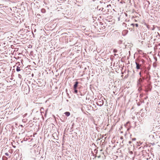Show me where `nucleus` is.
Listing matches in <instances>:
<instances>
[{
  "instance_id": "obj_1",
  "label": "nucleus",
  "mask_w": 160,
  "mask_h": 160,
  "mask_svg": "<svg viewBox=\"0 0 160 160\" xmlns=\"http://www.w3.org/2000/svg\"><path fill=\"white\" fill-rule=\"evenodd\" d=\"M18 55L20 57H18V53H16L14 57V58L16 59H20L21 58V57L22 56V55L20 53H18Z\"/></svg>"
},
{
  "instance_id": "obj_2",
  "label": "nucleus",
  "mask_w": 160,
  "mask_h": 160,
  "mask_svg": "<svg viewBox=\"0 0 160 160\" xmlns=\"http://www.w3.org/2000/svg\"><path fill=\"white\" fill-rule=\"evenodd\" d=\"M78 82H76L75 84L74 85V89H76V88L77 87L78 85Z\"/></svg>"
},
{
  "instance_id": "obj_3",
  "label": "nucleus",
  "mask_w": 160,
  "mask_h": 160,
  "mask_svg": "<svg viewBox=\"0 0 160 160\" xmlns=\"http://www.w3.org/2000/svg\"><path fill=\"white\" fill-rule=\"evenodd\" d=\"M130 26H132L133 27H134L135 26L136 27H137L138 26V24L137 23H136V24L132 23L130 24Z\"/></svg>"
},
{
  "instance_id": "obj_4",
  "label": "nucleus",
  "mask_w": 160,
  "mask_h": 160,
  "mask_svg": "<svg viewBox=\"0 0 160 160\" xmlns=\"http://www.w3.org/2000/svg\"><path fill=\"white\" fill-rule=\"evenodd\" d=\"M136 64L137 65L136 68L137 69H139L140 68L141 65H140L138 63L136 62Z\"/></svg>"
},
{
  "instance_id": "obj_5",
  "label": "nucleus",
  "mask_w": 160,
  "mask_h": 160,
  "mask_svg": "<svg viewBox=\"0 0 160 160\" xmlns=\"http://www.w3.org/2000/svg\"><path fill=\"white\" fill-rule=\"evenodd\" d=\"M65 114L67 116H69L70 115V113L69 112H66L65 113Z\"/></svg>"
},
{
  "instance_id": "obj_6",
  "label": "nucleus",
  "mask_w": 160,
  "mask_h": 160,
  "mask_svg": "<svg viewBox=\"0 0 160 160\" xmlns=\"http://www.w3.org/2000/svg\"><path fill=\"white\" fill-rule=\"evenodd\" d=\"M41 12L43 13H45L46 11L45 9L42 8L41 10Z\"/></svg>"
},
{
  "instance_id": "obj_7",
  "label": "nucleus",
  "mask_w": 160,
  "mask_h": 160,
  "mask_svg": "<svg viewBox=\"0 0 160 160\" xmlns=\"http://www.w3.org/2000/svg\"><path fill=\"white\" fill-rule=\"evenodd\" d=\"M122 25L126 27L127 24L123 22L122 23Z\"/></svg>"
},
{
  "instance_id": "obj_8",
  "label": "nucleus",
  "mask_w": 160,
  "mask_h": 160,
  "mask_svg": "<svg viewBox=\"0 0 160 160\" xmlns=\"http://www.w3.org/2000/svg\"><path fill=\"white\" fill-rule=\"evenodd\" d=\"M117 52V50H116V49H114L113 50V52H114V53H116V52Z\"/></svg>"
},
{
  "instance_id": "obj_9",
  "label": "nucleus",
  "mask_w": 160,
  "mask_h": 160,
  "mask_svg": "<svg viewBox=\"0 0 160 160\" xmlns=\"http://www.w3.org/2000/svg\"><path fill=\"white\" fill-rule=\"evenodd\" d=\"M5 155L7 156H9V154L8 152L5 153Z\"/></svg>"
},
{
  "instance_id": "obj_10",
  "label": "nucleus",
  "mask_w": 160,
  "mask_h": 160,
  "mask_svg": "<svg viewBox=\"0 0 160 160\" xmlns=\"http://www.w3.org/2000/svg\"><path fill=\"white\" fill-rule=\"evenodd\" d=\"M74 90H75V91H74L75 93H77L78 92V91L76 89H74Z\"/></svg>"
},
{
  "instance_id": "obj_11",
  "label": "nucleus",
  "mask_w": 160,
  "mask_h": 160,
  "mask_svg": "<svg viewBox=\"0 0 160 160\" xmlns=\"http://www.w3.org/2000/svg\"><path fill=\"white\" fill-rule=\"evenodd\" d=\"M17 71H20V69H19V68H17Z\"/></svg>"
},
{
  "instance_id": "obj_12",
  "label": "nucleus",
  "mask_w": 160,
  "mask_h": 160,
  "mask_svg": "<svg viewBox=\"0 0 160 160\" xmlns=\"http://www.w3.org/2000/svg\"><path fill=\"white\" fill-rule=\"evenodd\" d=\"M103 9H104L103 8H102V9H101V8L99 9V10H101V11H102L103 12H104V11H103Z\"/></svg>"
},
{
  "instance_id": "obj_13",
  "label": "nucleus",
  "mask_w": 160,
  "mask_h": 160,
  "mask_svg": "<svg viewBox=\"0 0 160 160\" xmlns=\"http://www.w3.org/2000/svg\"><path fill=\"white\" fill-rule=\"evenodd\" d=\"M111 6V5H110V4L108 5L107 6V7H108V8L109 7H110V6Z\"/></svg>"
},
{
  "instance_id": "obj_14",
  "label": "nucleus",
  "mask_w": 160,
  "mask_h": 160,
  "mask_svg": "<svg viewBox=\"0 0 160 160\" xmlns=\"http://www.w3.org/2000/svg\"><path fill=\"white\" fill-rule=\"evenodd\" d=\"M147 27L148 28H149V25H147Z\"/></svg>"
},
{
  "instance_id": "obj_15",
  "label": "nucleus",
  "mask_w": 160,
  "mask_h": 160,
  "mask_svg": "<svg viewBox=\"0 0 160 160\" xmlns=\"http://www.w3.org/2000/svg\"><path fill=\"white\" fill-rule=\"evenodd\" d=\"M147 2L148 3V4H150V2H149V1H147Z\"/></svg>"
},
{
  "instance_id": "obj_16",
  "label": "nucleus",
  "mask_w": 160,
  "mask_h": 160,
  "mask_svg": "<svg viewBox=\"0 0 160 160\" xmlns=\"http://www.w3.org/2000/svg\"><path fill=\"white\" fill-rule=\"evenodd\" d=\"M127 32V31L126 30H125L124 31H123V32Z\"/></svg>"
},
{
  "instance_id": "obj_17",
  "label": "nucleus",
  "mask_w": 160,
  "mask_h": 160,
  "mask_svg": "<svg viewBox=\"0 0 160 160\" xmlns=\"http://www.w3.org/2000/svg\"><path fill=\"white\" fill-rule=\"evenodd\" d=\"M18 52L17 53H18V57H20L18 55Z\"/></svg>"
},
{
  "instance_id": "obj_18",
  "label": "nucleus",
  "mask_w": 160,
  "mask_h": 160,
  "mask_svg": "<svg viewBox=\"0 0 160 160\" xmlns=\"http://www.w3.org/2000/svg\"><path fill=\"white\" fill-rule=\"evenodd\" d=\"M129 123V122H127V124H128V123Z\"/></svg>"
},
{
  "instance_id": "obj_19",
  "label": "nucleus",
  "mask_w": 160,
  "mask_h": 160,
  "mask_svg": "<svg viewBox=\"0 0 160 160\" xmlns=\"http://www.w3.org/2000/svg\"><path fill=\"white\" fill-rule=\"evenodd\" d=\"M34 32H35L36 31V29L34 30Z\"/></svg>"
},
{
  "instance_id": "obj_20",
  "label": "nucleus",
  "mask_w": 160,
  "mask_h": 160,
  "mask_svg": "<svg viewBox=\"0 0 160 160\" xmlns=\"http://www.w3.org/2000/svg\"><path fill=\"white\" fill-rule=\"evenodd\" d=\"M5 158H6V160H7V158H6V157H5Z\"/></svg>"
},
{
  "instance_id": "obj_21",
  "label": "nucleus",
  "mask_w": 160,
  "mask_h": 160,
  "mask_svg": "<svg viewBox=\"0 0 160 160\" xmlns=\"http://www.w3.org/2000/svg\"><path fill=\"white\" fill-rule=\"evenodd\" d=\"M135 139H135V138L133 139V140H135Z\"/></svg>"
},
{
  "instance_id": "obj_22",
  "label": "nucleus",
  "mask_w": 160,
  "mask_h": 160,
  "mask_svg": "<svg viewBox=\"0 0 160 160\" xmlns=\"http://www.w3.org/2000/svg\"><path fill=\"white\" fill-rule=\"evenodd\" d=\"M121 139H122V138L121 137Z\"/></svg>"
},
{
  "instance_id": "obj_23",
  "label": "nucleus",
  "mask_w": 160,
  "mask_h": 160,
  "mask_svg": "<svg viewBox=\"0 0 160 160\" xmlns=\"http://www.w3.org/2000/svg\"><path fill=\"white\" fill-rule=\"evenodd\" d=\"M33 74H32V76H33Z\"/></svg>"
},
{
  "instance_id": "obj_24",
  "label": "nucleus",
  "mask_w": 160,
  "mask_h": 160,
  "mask_svg": "<svg viewBox=\"0 0 160 160\" xmlns=\"http://www.w3.org/2000/svg\"><path fill=\"white\" fill-rule=\"evenodd\" d=\"M1 46V45L0 44V46Z\"/></svg>"
}]
</instances>
